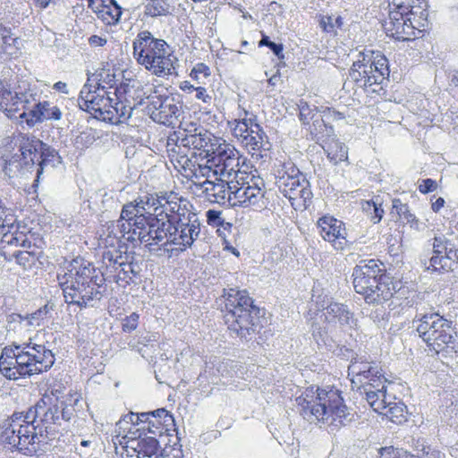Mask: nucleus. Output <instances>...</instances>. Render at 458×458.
I'll list each match as a JSON object with an SVG mask.
<instances>
[{
	"instance_id": "nucleus-9",
	"label": "nucleus",
	"mask_w": 458,
	"mask_h": 458,
	"mask_svg": "<svg viewBox=\"0 0 458 458\" xmlns=\"http://www.w3.org/2000/svg\"><path fill=\"white\" fill-rule=\"evenodd\" d=\"M121 218L134 220L132 234L127 238V242L139 241L145 244L149 251H155V246H159L157 250L169 251L164 246L165 222L156 216L148 215L143 206H140L135 200L123 205L121 211Z\"/></svg>"
},
{
	"instance_id": "nucleus-23",
	"label": "nucleus",
	"mask_w": 458,
	"mask_h": 458,
	"mask_svg": "<svg viewBox=\"0 0 458 458\" xmlns=\"http://www.w3.org/2000/svg\"><path fill=\"white\" fill-rule=\"evenodd\" d=\"M29 98L27 111L21 113L20 119L30 127L44 121H59L62 118L60 108L48 101H40V95L35 89L29 94Z\"/></svg>"
},
{
	"instance_id": "nucleus-39",
	"label": "nucleus",
	"mask_w": 458,
	"mask_h": 458,
	"mask_svg": "<svg viewBox=\"0 0 458 458\" xmlns=\"http://www.w3.org/2000/svg\"><path fill=\"white\" fill-rule=\"evenodd\" d=\"M312 139L318 141H326L334 136V128L327 124L324 117L317 116L315 123H311L308 128Z\"/></svg>"
},
{
	"instance_id": "nucleus-10",
	"label": "nucleus",
	"mask_w": 458,
	"mask_h": 458,
	"mask_svg": "<svg viewBox=\"0 0 458 458\" xmlns=\"http://www.w3.org/2000/svg\"><path fill=\"white\" fill-rule=\"evenodd\" d=\"M74 409L67 406L60 401L53 393L45 394L37 403L30 407L25 414V420H29L36 428L38 437H46L52 431V426L61 425V421H69L73 415Z\"/></svg>"
},
{
	"instance_id": "nucleus-63",
	"label": "nucleus",
	"mask_w": 458,
	"mask_h": 458,
	"mask_svg": "<svg viewBox=\"0 0 458 458\" xmlns=\"http://www.w3.org/2000/svg\"><path fill=\"white\" fill-rule=\"evenodd\" d=\"M196 91V98L201 100L205 104H211L212 96L207 92V89L204 87H197L194 89Z\"/></svg>"
},
{
	"instance_id": "nucleus-50",
	"label": "nucleus",
	"mask_w": 458,
	"mask_h": 458,
	"mask_svg": "<svg viewBox=\"0 0 458 458\" xmlns=\"http://www.w3.org/2000/svg\"><path fill=\"white\" fill-rule=\"evenodd\" d=\"M96 141L95 131L92 129H87L78 134L74 140V145L77 148H87Z\"/></svg>"
},
{
	"instance_id": "nucleus-29",
	"label": "nucleus",
	"mask_w": 458,
	"mask_h": 458,
	"mask_svg": "<svg viewBox=\"0 0 458 458\" xmlns=\"http://www.w3.org/2000/svg\"><path fill=\"white\" fill-rule=\"evenodd\" d=\"M324 316L328 324H339L342 327H352L354 323L353 314L348 307L338 302L330 303L324 310Z\"/></svg>"
},
{
	"instance_id": "nucleus-31",
	"label": "nucleus",
	"mask_w": 458,
	"mask_h": 458,
	"mask_svg": "<svg viewBox=\"0 0 458 458\" xmlns=\"http://www.w3.org/2000/svg\"><path fill=\"white\" fill-rule=\"evenodd\" d=\"M458 264V250L450 249L445 254L432 256L429 259V267L433 271L440 274L454 270Z\"/></svg>"
},
{
	"instance_id": "nucleus-28",
	"label": "nucleus",
	"mask_w": 458,
	"mask_h": 458,
	"mask_svg": "<svg viewBox=\"0 0 458 458\" xmlns=\"http://www.w3.org/2000/svg\"><path fill=\"white\" fill-rule=\"evenodd\" d=\"M152 417L147 426H143L138 430H148L154 435L162 436L164 432L169 431L171 427L174 426V418L172 413L165 408L151 411Z\"/></svg>"
},
{
	"instance_id": "nucleus-46",
	"label": "nucleus",
	"mask_w": 458,
	"mask_h": 458,
	"mask_svg": "<svg viewBox=\"0 0 458 458\" xmlns=\"http://www.w3.org/2000/svg\"><path fill=\"white\" fill-rule=\"evenodd\" d=\"M362 209L374 224L379 223L384 215V209L377 198L376 199L364 201L362 203Z\"/></svg>"
},
{
	"instance_id": "nucleus-55",
	"label": "nucleus",
	"mask_w": 458,
	"mask_h": 458,
	"mask_svg": "<svg viewBox=\"0 0 458 458\" xmlns=\"http://www.w3.org/2000/svg\"><path fill=\"white\" fill-rule=\"evenodd\" d=\"M342 25L343 19L340 16H323L320 21V27L327 32H333L335 28H340Z\"/></svg>"
},
{
	"instance_id": "nucleus-13",
	"label": "nucleus",
	"mask_w": 458,
	"mask_h": 458,
	"mask_svg": "<svg viewBox=\"0 0 458 458\" xmlns=\"http://www.w3.org/2000/svg\"><path fill=\"white\" fill-rule=\"evenodd\" d=\"M0 440L4 445L15 448L25 455L37 453L40 442L36 428L23 412H15L1 425Z\"/></svg>"
},
{
	"instance_id": "nucleus-11",
	"label": "nucleus",
	"mask_w": 458,
	"mask_h": 458,
	"mask_svg": "<svg viewBox=\"0 0 458 458\" xmlns=\"http://www.w3.org/2000/svg\"><path fill=\"white\" fill-rule=\"evenodd\" d=\"M61 163V157L52 147L44 143V149H30V152L14 153L5 161L4 171L9 177L23 175L27 172L36 169V179L33 187H37L44 169L47 166L55 167Z\"/></svg>"
},
{
	"instance_id": "nucleus-1",
	"label": "nucleus",
	"mask_w": 458,
	"mask_h": 458,
	"mask_svg": "<svg viewBox=\"0 0 458 458\" xmlns=\"http://www.w3.org/2000/svg\"><path fill=\"white\" fill-rule=\"evenodd\" d=\"M128 259L117 250L103 252L102 262L105 272H98L95 266L81 257L69 261L62 272L57 273V281L67 304L78 306L81 310L98 305L103 293L101 287L105 276H114Z\"/></svg>"
},
{
	"instance_id": "nucleus-24",
	"label": "nucleus",
	"mask_w": 458,
	"mask_h": 458,
	"mask_svg": "<svg viewBox=\"0 0 458 458\" xmlns=\"http://www.w3.org/2000/svg\"><path fill=\"white\" fill-rule=\"evenodd\" d=\"M233 206L255 205L264 196L265 182L255 174H244V179L237 183L233 181Z\"/></svg>"
},
{
	"instance_id": "nucleus-25",
	"label": "nucleus",
	"mask_w": 458,
	"mask_h": 458,
	"mask_svg": "<svg viewBox=\"0 0 458 458\" xmlns=\"http://www.w3.org/2000/svg\"><path fill=\"white\" fill-rule=\"evenodd\" d=\"M148 108L153 121L165 126H174L181 115L180 106L169 97H153Z\"/></svg>"
},
{
	"instance_id": "nucleus-43",
	"label": "nucleus",
	"mask_w": 458,
	"mask_h": 458,
	"mask_svg": "<svg viewBox=\"0 0 458 458\" xmlns=\"http://www.w3.org/2000/svg\"><path fill=\"white\" fill-rule=\"evenodd\" d=\"M391 213L396 214L403 223L411 224V226L418 223L416 216L411 212L408 205L399 199H393Z\"/></svg>"
},
{
	"instance_id": "nucleus-40",
	"label": "nucleus",
	"mask_w": 458,
	"mask_h": 458,
	"mask_svg": "<svg viewBox=\"0 0 458 458\" xmlns=\"http://www.w3.org/2000/svg\"><path fill=\"white\" fill-rule=\"evenodd\" d=\"M16 217L13 210L0 199V233L6 234L15 226Z\"/></svg>"
},
{
	"instance_id": "nucleus-4",
	"label": "nucleus",
	"mask_w": 458,
	"mask_h": 458,
	"mask_svg": "<svg viewBox=\"0 0 458 458\" xmlns=\"http://www.w3.org/2000/svg\"><path fill=\"white\" fill-rule=\"evenodd\" d=\"M388 17L383 28L388 37L399 41H411L419 38L428 25L425 0H387Z\"/></svg>"
},
{
	"instance_id": "nucleus-17",
	"label": "nucleus",
	"mask_w": 458,
	"mask_h": 458,
	"mask_svg": "<svg viewBox=\"0 0 458 458\" xmlns=\"http://www.w3.org/2000/svg\"><path fill=\"white\" fill-rule=\"evenodd\" d=\"M348 376H352V384L359 385L358 389L361 395L368 399L369 386L371 391L379 390L386 386V379L382 369L375 361H369L366 356L354 357L348 367Z\"/></svg>"
},
{
	"instance_id": "nucleus-32",
	"label": "nucleus",
	"mask_w": 458,
	"mask_h": 458,
	"mask_svg": "<svg viewBox=\"0 0 458 458\" xmlns=\"http://www.w3.org/2000/svg\"><path fill=\"white\" fill-rule=\"evenodd\" d=\"M13 149H17L16 153L30 152V149L37 151V149H44V142L30 133L18 132L13 135Z\"/></svg>"
},
{
	"instance_id": "nucleus-48",
	"label": "nucleus",
	"mask_w": 458,
	"mask_h": 458,
	"mask_svg": "<svg viewBox=\"0 0 458 458\" xmlns=\"http://www.w3.org/2000/svg\"><path fill=\"white\" fill-rule=\"evenodd\" d=\"M4 38L1 41L0 55L5 54L8 55H13L19 49V38L13 36L9 29L6 28V33H4Z\"/></svg>"
},
{
	"instance_id": "nucleus-18",
	"label": "nucleus",
	"mask_w": 458,
	"mask_h": 458,
	"mask_svg": "<svg viewBox=\"0 0 458 458\" xmlns=\"http://www.w3.org/2000/svg\"><path fill=\"white\" fill-rule=\"evenodd\" d=\"M113 92L106 90L105 85L97 83L92 86L88 82L82 87L78 98V106L82 111L90 113L98 120H103L109 107H112L115 99L111 96Z\"/></svg>"
},
{
	"instance_id": "nucleus-44",
	"label": "nucleus",
	"mask_w": 458,
	"mask_h": 458,
	"mask_svg": "<svg viewBox=\"0 0 458 458\" xmlns=\"http://www.w3.org/2000/svg\"><path fill=\"white\" fill-rule=\"evenodd\" d=\"M172 6L167 0H149L145 5V14L150 17L167 15Z\"/></svg>"
},
{
	"instance_id": "nucleus-35",
	"label": "nucleus",
	"mask_w": 458,
	"mask_h": 458,
	"mask_svg": "<svg viewBox=\"0 0 458 458\" xmlns=\"http://www.w3.org/2000/svg\"><path fill=\"white\" fill-rule=\"evenodd\" d=\"M172 139L175 140L174 133H172L167 139V151L172 161H176L182 167L189 165L191 159L189 157V152L191 149V146H184L179 142L172 141Z\"/></svg>"
},
{
	"instance_id": "nucleus-38",
	"label": "nucleus",
	"mask_w": 458,
	"mask_h": 458,
	"mask_svg": "<svg viewBox=\"0 0 458 458\" xmlns=\"http://www.w3.org/2000/svg\"><path fill=\"white\" fill-rule=\"evenodd\" d=\"M98 17L106 25H115L122 15V8L112 0L111 4H103L98 7Z\"/></svg>"
},
{
	"instance_id": "nucleus-2",
	"label": "nucleus",
	"mask_w": 458,
	"mask_h": 458,
	"mask_svg": "<svg viewBox=\"0 0 458 458\" xmlns=\"http://www.w3.org/2000/svg\"><path fill=\"white\" fill-rule=\"evenodd\" d=\"M301 415L310 423L320 422L331 428L338 429L350 424L354 414L344 404L339 390L335 388L316 389L311 386L296 398Z\"/></svg>"
},
{
	"instance_id": "nucleus-59",
	"label": "nucleus",
	"mask_w": 458,
	"mask_h": 458,
	"mask_svg": "<svg viewBox=\"0 0 458 458\" xmlns=\"http://www.w3.org/2000/svg\"><path fill=\"white\" fill-rule=\"evenodd\" d=\"M139 315L135 312L131 313L130 316H127L123 320V330L128 333H131V331L135 330L139 324Z\"/></svg>"
},
{
	"instance_id": "nucleus-52",
	"label": "nucleus",
	"mask_w": 458,
	"mask_h": 458,
	"mask_svg": "<svg viewBox=\"0 0 458 458\" xmlns=\"http://www.w3.org/2000/svg\"><path fill=\"white\" fill-rule=\"evenodd\" d=\"M98 83L105 84L108 86L109 89H114L119 88L117 86L118 80L116 79V74L114 72V71L102 69L98 73Z\"/></svg>"
},
{
	"instance_id": "nucleus-53",
	"label": "nucleus",
	"mask_w": 458,
	"mask_h": 458,
	"mask_svg": "<svg viewBox=\"0 0 458 458\" xmlns=\"http://www.w3.org/2000/svg\"><path fill=\"white\" fill-rule=\"evenodd\" d=\"M259 47H267L278 57V59L282 60L284 58L283 44H276L271 41L269 37L265 34H262V38L259 42Z\"/></svg>"
},
{
	"instance_id": "nucleus-5",
	"label": "nucleus",
	"mask_w": 458,
	"mask_h": 458,
	"mask_svg": "<svg viewBox=\"0 0 458 458\" xmlns=\"http://www.w3.org/2000/svg\"><path fill=\"white\" fill-rule=\"evenodd\" d=\"M352 276L355 292L369 304H382L401 289V283L387 275L383 263L376 259L360 260Z\"/></svg>"
},
{
	"instance_id": "nucleus-19",
	"label": "nucleus",
	"mask_w": 458,
	"mask_h": 458,
	"mask_svg": "<svg viewBox=\"0 0 458 458\" xmlns=\"http://www.w3.org/2000/svg\"><path fill=\"white\" fill-rule=\"evenodd\" d=\"M211 165L216 167L215 174H219V177L229 181L235 180L237 183H240L246 174L239 167V152L225 141H222L219 146L216 147V151L211 157Z\"/></svg>"
},
{
	"instance_id": "nucleus-7",
	"label": "nucleus",
	"mask_w": 458,
	"mask_h": 458,
	"mask_svg": "<svg viewBox=\"0 0 458 458\" xmlns=\"http://www.w3.org/2000/svg\"><path fill=\"white\" fill-rule=\"evenodd\" d=\"M388 75V60L379 51L359 52L349 70V80L369 95H380L384 91L382 82Z\"/></svg>"
},
{
	"instance_id": "nucleus-27",
	"label": "nucleus",
	"mask_w": 458,
	"mask_h": 458,
	"mask_svg": "<svg viewBox=\"0 0 458 458\" xmlns=\"http://www.w3.org/2000/svg\"><path fill=\"white\" fill-rule=\"evenodd\" d=\"M216 179L218 181L217 182H214L207 179L201 184L208 199L211 202L225 204L228 201L233 205V189L234 187L233 181H229L221 177H216Z\"/></svg>"
},
{
	"instance_id": "nucleus-20",
	"label": "nucleus",
	"mask_w": 458,
	"mask_h": 458,
	"mask_svg": "<svg viewBox=\"0 0 458 458\" xmlns=\"http://www.w3.org/2000/svg\"><path fill=\"white\" fill-rule=\"evenodd\" d=\"M32 89L25 83L13 88L8 81L0 80V111L9 118H20L21 113L27 111Z\"/></svg>"
},
{
	"instance_id": "nucleus-14",
	"label": "nucleus",
	"mask_w": 458,
	"mask_h": 458,
	"mask_svg": "<svg viewBox=\"0 0 458 458\" xmlns=\"http://www.w3.org/2000/svg\"><path fill=\"white\" fill-rule=\"evenodd\" d=\"M416 329L428 347L437 354L446 351L456 335L453 322L438 312L422 315Z\"/></svg>"
},
{
	"instance_id": "nucleus-21",
	"label": "nucleus",
	"mask_w": 458,
	"mask_h": 458,
	"mask_svg": "<svg viewBox=\"0 0 458 458\" xmlns=\"http://www.w3.org/2000/svg\"><path fill=\"white\" fill-rule=\"evenodd\" d=\"M174 137H175V142L191 147V157H195L197 155L195 150H199L200 157H212L216 151V147L222 143L220 139L214 137L203 128H195L193 133L186 129L180 130L174 132ZM172 141H174V139H172Z\"/></svg>"
},
{
	"instance_id": "nucleus-61",
	"label": "nucleus",
	"mask_w": 458,
	"mask_h": 458,
	"mask_svg": "<svg viewBox=\"0 0 458 458\" xmlns=\"http://www.w3.org/2000/svg\"><path fill=\"white\" fill-rule=\"evenodd\" d=\"M204 158H207V164L205 165H199V172L202 176L208 178L211 176V174L214 176H219V174H215L216 167L215 165H211V157H205Z\"/></svg>"
},
{
	"instance_id": "nucleus-56",
	"label": "nucleus",
	"mask_w": 458,
	"mask_h": 458,
	"mask_svg": "<svg viewBox=\"0 0 458 458\" xmlns=\"http://www.w3.org/2000/svg\"><path fill=\"white\" fill-rule=\"evenodd\" d=\"M209 75V67L203 63L197 64L190 73L191 78L198 83H201L202 80L207 79Z\"/></svg>"
},
{
	"instance_id": "nucleus-60",
	"label": "nucleus",
	"mask_w": 458,
	"mask_h": 458,
	"mask_svg": "<svg viewBox=\"0 0 458 458\" xmlns=\"http://www.w3.org/2000/svg\"><path fill=\"white\" fill-rule=\"evenodd\" d=\"M207 222L208 225L213 226H220L224 223V219L222 218V212L209 209L206 213Z\"/></svg>"
},
{
	"instance_id": "nucleus-54",
	"label": "nucleus",
	"mask_w": 458,
	"mask_h": 458,
	"mask_svg": "<svg viewBox=\"0 0 458 458\" xmlns=\"http://www.w3.org/2000/svg\"><path fill=\"white\" fill-rule=\"evenodd\" d=\"M379 458H418L416 455L403 450L387 447L382 449Z\"/></svg>"
},
{
	"instance_id": "nucleus-37",
	"label": "nucleus",
	"mask_w": 458,
	"mask_h": 458,
	"mask_svg": "<svg viewBox=\"0 0 458 458\" xmlns=\"http://www.w3.org/2000/svg\"><path fill=\"white\" fill-rule=\"evenodd\" d=\"M159 448V443L155 437L139 436L137 445L133 447L137 452V458H152L156 456Z\"/></svg>"
},
{
	"instance_id": "nucleus-15",
	"label": "nucleus",
	"mask_w": 458,
	"mask_h": 458,
	"mask_svg": "<svg viewBox=\"0 0 458 458\" xmlns=\"http://www.w3.org/2000/svg\"><path fill=\"white\" fill-rule=\"evenodd\" d=\"M143 206L148 215L156 216L162 222L174 223L182 216L186 215V200L174 191L147 194L135 199Z\"/></svg>"
},
{
	"instance_id": "nucleus-51",
	"label": "nucleus",
	"mask_w": 458,
	"mask_h": 458,
	"mask_svg": "<svg viewBox=\"0 0 458 458\" xmlns=\"http://www.w3.org/2000/svg\"><path fill=\"white\" fill-rule=\"evenodd\" d=\"M453 248V244L451 242L446 239L444 235L435 236L433 242V256H438L442 254H445Z\"/></svg>"
},
{
	"instance_id": "nucleus-36",
	"label": "nucleus",
	"mask_w": 458,
	"mask_h": 458,
	"mask_svg": "<svg viewBox=\"0 0 458 458\" xmlns=\"http://www.w3.org/2000/svg\"><path fill=\"white\" fill-rule=\"evenodd\" d=\"M132 111L130 105H125L123 99L114 100L112 107H109L104 121L111 123H118L121 120H127L131 116Z\"/></svg>"
},
{
	"instance_id": "nucleus-3",
	"label": "nucleus",
	"mask_w": 458,
	"mask_h": 458,
	"mask_svg": "<svg viewBox=\"0 0 458 458\" xmlns=\"http://www.w3.org/2000/svg\"><path fill=\"white\" fill-rule=\"evenodd\" d=\"M55 363L51 350L31 341L5 346L0 355V372L11 380L47 371Z\"/></svg>"
},
{
	"instance_id": "nucleus-42",
	"label": "nucleus",
	"mask_w": 458,
	"mask_h": 458,
	"mask_svg": "<svg viewBox=\"0 0 458 458\" xmlns=\"http://www.w3.org/2000/svg\"><path fill=\"white\" fill-rule=\"evenodd\" d=\"M134 220H127L120 217L116 222H113L108 230L111 229L110 233L114 234L115 239H123L127 242V238L131 235L134 225H132Z\"/></svg>"
},
{
	"instance_id": "nucleus-8",
	"label": "nucleus",
	"mask_w": 458,
	"mask_h": 458,
	"mask_svg": "<svg viewBox=\"0 0 458 458\" xmlns=\"http://www.w3.org/2000/svg\"><path fill=\"white\" fill-rule=\"evenodd\" d=\"M137 63L158 77L170 75L174 70L172 55L164 39L155 38L148 30L138 33L132 42Z\"/></svg>"
},
{
	"instance_id": "nucleus-34",
	"label": "nucleus",
	"mask_w": 458,
	"mask_h": 458,
	"mask_svg": "<svg viewBox=\"0 0 458 458\" xmlns=\"http://www.w3.org/2000/svg\"><path fill=\"white\" fill-rule=\"evenodd\" d=\"M255 134L249 138L242 139L241 142V144L246 148L249 152H252V155L261 150H267L270 148L268 137L263 131L262 127L255 126Z\"/></svg>"
},
{
	"instance_id": "nucleus-47",
	"label": "nucleus",
	"mask_w": 458,
	"mask_h": 458,
	"mask_svg": "<svg viewBox=\"0 0 458 458\" xmlns=\"http://www.w3.org/2000/svg\"><path fill=\"white\" fill-rule=\"evenodd\" d=\"M327 157L333 161L335 164H338L342 161H345L348 158V149L347 147L335 140L327 148Z\"/></svg>"
},
{
	"instance_id": "nucleus-33",
	"label": "nucleus",
	"mask_w": 458,
	"mask_h": 458,
	"mask_svg": "<svg viewBox=\"0 0 458 458\" xmlns=\"http://www.w3.org/2000/svg\"><path fill=\"white\" fill-rule=\"evenodd\" d=\"M136 84H138V82L135 80H128L127 81L122 82L119 88H116L113 92L114 99H123L125 105L131 106V111L142 104V98L138 99V98H134L133 96L132 91L136 88Z\"/></svg>"
},
{
	"instance_id": "nucleus-12",
	"label": "nucleus",
	"mask_w": 458,
	"mask_h": 458,
	"mask_svg": "<svg viewBox=\"0 0 458 458\" xmlns=\"http://www.w3.org/2000/svg\"><path fill=\"white\" fill-rule=\"evenodd\" d=\"M275 184L294 208H307L311 202L310 183L293 163H284L275 172Z\"/></svg>"
},
{
	"instance_id": "nucleus-58",
	"label": "nucleus",
	"mask_w": 458,
	"mask_h": 458,
	"mask_svg": "<svg viewBox=\"0 0 458 458\" xmlns=\"http://www.w3.org/2000/svg\"><path fill=\"white\" fill-rule=\"evenodd\" d=\"M369 318L378 327H384L387 321L386 310L383 307L375 309L370 312Z\"/></svg>"
},
{
	"instance_id": "nucleus-22",
	"label": "nucleus",
	"mask_w": 458,
	"mask_h": 458,
	"mask_svg": "<svg viewBox=\"0 0 458 458\" xmlns=\"http://www.w3.org/2000/svg\"><path fill=\"white\" fill-rule=\"evenodd\" d=\"M367 389L369 393L366 401L376 412L386 416L394 423H401L405 420L406 406L401 401L396 402L395 397L387 394L386 385L376 392L371 391V386Z\"/></svg>"
},
{
	"instance_id": "nucleus-26",
	"label": "nucleus",
	"mask_w": 458,
	"mask_h": 458,
	"mask_svg": "<svg viewBox=\"0 0 458 458\" xmlns=\"http://www.w3.org/2000/svg\"><path fill=\"white\" fill-rule=\"evenodd\" d=\"M319 233L325 241L333 243V246L336 250H343L345 240V228L344 223L335 219L333 216H322L317 223Z\"/></svg>"
},
{
	"instance_id": "nucleus-41",
	"label": "nucleus",
	"mask_w": 458,
	"mask_h": 458,
	"mask_svg": "<svg viewBox=\"0 0 458 458\" xmlns=\"http://www.w3.org/2000/svg\"><path fill=\"white\" fill-rule=\"evenodd\" d=\"M136 267H138L137 265L127 259L121 269L118 270V274L114 276L115 282L123 287L130 284L133 278L139 275V270Z\"/></svg>"
},
{
	"instance_id": "nucleus-62",
	"label": "nucleus",
	"mask_w": 458,
	"mask_h": 458,
	"mask_svg": "<svg viewBox=\"0 0 458 458\" xmlns=\"http://www.w3.org/2000/svg\"><path fill=\"white\" fill-rule=\"evenodd\" d=\"M437 188V182L430 178L422 180L418 187L420 192H421L423 194L432 192V191H436Z\"/></svg>"
},
{
	"instance_id": "nucleus-30",
	"label": "nucleus",
	"mask_w": 458,
	"mask_h": 458,
	"mask_svg": "<svg viewBox=\"0 0 458 458\" xmlns=\"http://www.w3.org/2000/svg\"><path fill=\"white\" fill-rule=\"evenodd\" d=\"M244 114V117L235 119L231 123V128L233 131V136L238 140V141L242 142V139L249 138L255 134V126H260L257 122V116L254 114H250L248 111L242 110Z\"/></svg>"
},
{
	"instance_id": "nucleus-45",
	"label": "nucleus",
	"mask_w": 458,
	"mask_h": 458,
	"mask_svg": "<svg viewBox=\"0 0 458 458\" xmlns=\"http://www.w3.org/2000/svg\"><path fill=\"white\" fill-rule=\"evenodd\" d=\"M299 108V118L302 124L311 125V123H315L316 117L321 116V114L317 110L316 106L311 107L307 102L304 100H300L298 104Z\"/></svg>"
},
{
	"instance_id": "nucleus-16",
	"label": "nucleus",
	"mask_w": 458,
	"mask_h": 458,
	"mask_svg": "<svg viewBox=\"0 0 458 458\" xmlns=\"http://www.w3.org/2000/svg\"><path fill=\"white\" fill-rule=\"evenodd\" d=\"M164 246L174 245V250L184 251L191 247L200 233V224L195 214L187 213L174 223L165 222Z\"/></svg>"
},
{
	"instance_id": "nucleus-57",
	"label": "nucleus",
	"mask_w": 458,
	"mask_h": 458,
	"mask_svg": "<svg viewBox=\"0 0 458 458\" xmlns=\"http://www.w3.org/2000/svg\"><path fill=\"white\" fill-rule=\"evenodd\" d=\"M312 336L318 345H327L328 336L327 332L318 325H312Z\"/></svg>"
},
{
	"instance_id": "nucleus-6",
	"label": "nucleus",
	"mask_w": 458,
	"mask_h": 458,
	"mask_svg": "<svg viewBox=\"0 0 458 458\" xmlns=\"http://www.w3.org/2000/svg\"><path fill=\"white\" fill-rule=\"evenodd\" d=\"M225 323L241 339L250 341L261 328L259 309L246 291L230 288L224 293Z\"/></svg>"
},
{
	"instance_id": "nucleus-64",
	"label": "nucleus",
	"mask_w": 458,
	"mask_h": 458,
	"mask_svg": "<svg viewBox=\"0 0 458 458\" xmlns=\"http://www.w3.org/2000/svg\"><path fill=\"white\" fill-rule=\"evenodd\" d=\"M14 257L18 264L25 266L29 262L30 254L28 251H18L14 254Z\"/></svg>"
},
{
	"instance_id": "nucleus-49",
	"label": "nucleus",
	"mask_w": 458,
	"mask_h": 458,
	"mask_svg": "<svg viewBox=\"0 0 458 458\" xmlns=\"http://www.w3.org/2000/svg\"><path fill=\"white\" fill-rule=\"evenodd\" d=\"M48 313V308L47 306H44L39 308L35 312L26 315V316H21L19 315V318L21 321L26 320L27 325L30 327H39L41 326L42 322L47 318V315Z\"/></svg>"
}]
</instances>
